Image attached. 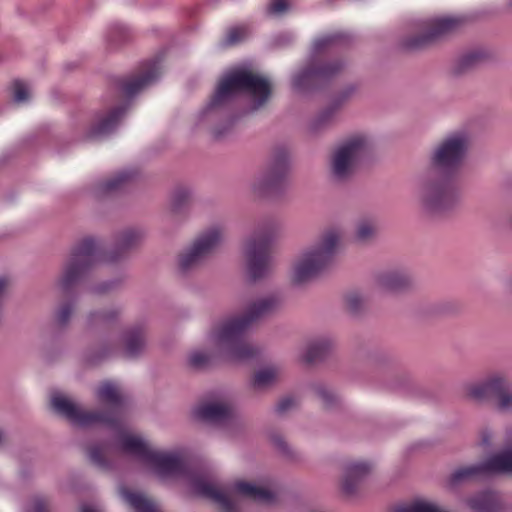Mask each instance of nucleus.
I'll list each match as a JSON object with an SVG mask.
<instances>
[{"mask_svg":"<svg viewBox=\"0 0 512 512\" xmlns=\"http://www.w3.org/2000/svg\"><path fill=\"white\" fill-rule=\"evenodd\" d=\"M277 295H268L252 301L239 315L228 317L215 324L208 335L215 352L230 362H241L253 358L257 349L245 338L251 324L281 306Z\"/></svg>","mask_w":512,"mask_h":512,"instance_id":"obj_1","label":"nucleus"},{"mask_svg":"<svg viewBox=\"0 0 512 512\" xmlns=\"http://www.w3.org/2000/svg\"><path fill=\"white\" fill-rule=\"evenodd\" d=\"M241 93L251 98L248 112H254L268 101L271 83L266 77L245 68L229 71L219 82L209 104L200 113L201 119L228 109Z\"/></svg>","mask_w":512,"mask_h":512,"instance_id":"obj_2","label":"nucleus"},{"mask_svg":"<svg viewBox=\"0 0 512 512\" xmlns=\"http://www.w3.org/2000/svg\"><path fill=\"white\" fill-rule=\"evenodd\" d=\"M97 399L109 406L104 410H86L61 393L51 396L53 410L79 427H90L97 424L118 427L120 411L126 403V396L118 385L103 382L96 390Z\"/></svg>","mask_w":512,"mask_h":512,"instance_id":"obj_3","label":"nucleus"},{"mask_svg":"<svg viewBox=\"0 0 512 512\" xmlns=\"http://www.w3.org/2000/svg\"><path fill=\"white\" fill-rule=\"evenodd\" d=\"M162 478H185L193 492L217 503L224 512H236L232 500L220 489L217 482L207 475L192 472L180 451L161 452L152 450L147 463Z\"/></svg>","mask_w":512,"mask_h":512,"instance_id":"obj_4","label":"nucleus"},{"mask_svg":"<svg viewBox=\"0 0 512 512\" xmlns=\"http://www.w3.org/2000/svg\"><path fill=\"white\" fill-rule=\"evenodd\" d=\"M343 248V240L336 231L321 234L294 259L290 270L291 283L305 286L316 280L334 264Z\"/></svg>","mask_w":512,"mask_h":512,"instance_id":"obj_5","label":"nucleus"},{"mask_svg":"<svg viewBox=\"0 0 512 512\" xmlns=\"http://www.w3.org/2000/svg\"><path fill=\"white\" fill-rule=\"evenodd\" d=\"M280 238L273 226H261L245 241L244 256L248 278L255 282L266 277L270 271L271 252Z\"/></svg>","mask_w":512,"mask_h":512,"instance_id":"obj_6","label":"nucleus"},{"mask_svg":"<svg viewBox=\"0 0 512 512\" xmlns=\"http://www.w3.org/2000/svg\"><path fill=\"white\" fill-rule=\"evenodd\" d=\"M100 262V243L92 237L84 238L75 246L70 258L64 263L56 282L57 288L64 294L70 293Z\"/></svg>","mask_w":512,"mask_h":512,"instance_id":"obj_7","label":"nucleus"},{"mask_svg":"<svg viewBox=\"0 0 512 512\" xmlns=\"http://www.w3.org/2000/svg\"><path fill=\"white\" fill-rule=\"evenodd\" d=\"M220 229L212 228L198 235L178 256V269L182 275L198 270L209 256L221 245Z\"/></svg>","mask_w":512,"mask_h":512,"instance_id":"obj_8","label":"nucleus"},{"mask_svg":"<svg viewBox=\"0 0 512 512\" xmlns=\"http://www.w3.org/2000/svg\"><path fill=\"white\" fill-rule=\"evenodd\" d=\"M369 147L370 140L363 134L353 135L339 145L332 154L330 162L333 177L337 180L350 177Z\"/></svg>","mask_w":512,"mask_h":512,"instance_id":"obj_9","label":"nucleus"},{"mask_svg":"<svg viewBox=\"0 0 512 512\" xmlns=\"http://www.w3.org/2000/svg\"><path fill=\"white\" fill-rule=\"evenodd\" d=\"M424 197L423 209L426 213L434 214L453 207L461 197V191L456 181L451 177H441L422 184Z\"/></svg>","mask_w":512,"mask_h":512,"instance_id":"obj_10","label":"nucleus"},{"mask_svg":"<svg viewBox=\"0 0 512 512\" xmlns=\"http://www.w3.org/2000/svg\"><path fill=\"white\" fill-rule=\"evenodd\" d=\"M500 473H512V446L491 456L485 462L456 469L450 476V483L458 485Z\"/></svg>","mask_w":512,"mask_h":512,"instance_id":"obj_11","label":"nucleus"},{"mask_svg":"<svg viewBox=\"0 0 512 512\" xmlns=\"http://www.w3.org/2000/svg\"><path fill=\"white\" fill-rule=\"evenodd\" d=\"M465 131H455L445 136L435 147L431 161L436 168L449 172L456 169L465 157L468 148Z\"/></svg>","mask_w":512,"mask_h":512,"instance_id":"obj_12","label":"nucleus"},{"mask_svg":"<svg viewBox=\"0 0 512 512\" xmlns=\"http://www.w3.org/2000/svg\"><path fill=\"white\" fill-rule=\"evenodd\" d=\"M463 21L464 18L459 16H445L425 21L423 23L425 32L418 37L406 40L405 47L408 49L422 48L438 38L456 30Z\"/></svg>","mask_w":512,"mask_h":512,"instance_id":"obj_13","label":"nucleus"},{"mask_svg":"<svg viewBox=\"0 0 512 512\" xmlns=\"http://www.w3.org/2000/svg\"><path fill=\"white\" fill-rule=\"evenodd\" d=\"M161 75V61L159 57L142 64L136 75L121 79L117 82V88L126 98H132L143 89L153 84Z\"/></svg>","mask_w":512,"mask_h":512,"instance_id":"obj_14","label":"nucleus"},{"mask_svg":"<svg viewBox=\"0 0 512 512\" xmlns=\"http://www.w3.org/2000/svg\"><path fill=\"white\" fill-rule=\"evenodd\" d=\"M344 66L341 61L326 62L321 65L311 64L293 75L292 87L301 91L312 83H323L331 80L344 69Z\"/></svg>","mask_w":512,"mask_h":512,"instance_id":"obj_15","label":"nucleus"},{"mask_svg":"<svg viewBox=\"0 0 512 512\" xmlns=\"http://www.w3.org/2000/svg\"><path fill=\"white\" fill-rule=\"evenodd\" d=\"M505 379L501 373H492L486 377L467 382L463 385V395L466 400L483 405L495 400Z\"/></svg>","mask_w":512,"mask_h":512,"instance_id":"obj_16","label":"nucleus"},{"mask_svg":"<svg viewBox=\"0 0 512 512\" xmlns=\"http://www.w3.org/2000/svg\"><path fill=\"white\" fill-rule=\"evenodd\" d=\"M374 280L380 289L394 293L408 291L414 285L413 276L403 267L381 270L375 274Z\"/></svg>","mask_w":512,"mask_h":512,"instance_id":"obj_17","label":"nucleus"},{"mask_svg":"<svg viewBox=\"0 0 512 512\" xmlns=\"http://www.w3.org/2000/svg\"><path fill=\"white\" fill-rule=\"evenodd\" d=\"M286 169L287 155L281 153L275 157L273 163L265 172L254 179L251 184L252 191L262 195L276 188L284 177Z\"/></svg>","mask_w":512,"mask_h":512,"instance_id":"obj_18","label":"nucleus"},{"mask_svg":"<svg viewBox=\"0 0 512 512\" xmlns=\"http://www.w3.org/2000/svg\"><path fill=\"white\" fill-rule=\"evenodd\" d=\"M372 465L366 461H350L344 467L341 480L342 492L348 496L356 494L362 482L368 477Z\"/></svg>","mask_w":512,"mask_h":512,"instance_id":"obj_19","label":"nucleus"},{"mask_svg":"<svg viewBox=\"0 0 512 512\" xmlns=\"http://www.w3.org/2000/svg\"><path fill=\"white\" fill-rule=\"evenodd\" d=\"M126 109L127 104H124L98 114L89 129L88 136L97 138L111 134L121 123Z\"/></svg>","mask_w":512,"mask_h":512,"instance_id":"obj_20","label":"nucleus"},{"mask_svg":"<svg viewBox=\"0 0 512 512\" xmlns=\"http://www.w3.org/2000/svg\"><path fill=\"white\" fill-rule=\"evenodd\" d=\"M123 352L127 358L141 356L147 347V327L138 323L125 329L122 335Z\"/></svg>","mask_w":512,"mask_h":512,"instance_id":"obj_21","label":"nucleus"},{"mask_svg":"<svg viewBox=\"0 0 512 512\" xmlns=\"http://www.w3.org/2000/svg\"><path fill=\"white\" fill-rule=\"evenodd\" d=\"M195 416L206 422L224 425L235 420V411L228 402H207L196 408Z\"/></svg>","mask_w":512,"mask_h":512,"instance_id":"obj_22","label":"nucleus"},{"mask_svg":"<svg viewBox=\"0 0 512 512\" xmlns=\"http://www.w3.org/2000/svg\"><path fill=\"white\" fill-rule=\"evenodd\" d=\"M143 235L136 230H127L117 240L115 248L110 251H103L100 247L102 262L116 263L124 258L126 252L139 244Z\"/></svg>","mask_w":512,"mask_h":512,"instance_id":"obj_23","label":"nucleus"},{"mask_svg":"<svg viewBox=\"0 0 512 512\" xmlns=\"http://www.w3.org/2000/svg\"><path fill=\"white\" fill-rule=\"evenodd\" d=\"M334 348L335 341L332 337L319 336L307 343L302 358L309 364L319 363L329 357Z\"/></svg>","mask_w":512,"mask_h":512,"instance_id":"obj_24","label":"nucleus"},{"mask_svg":"<svg viewBox=\"0 0 512 512\" xmlns=\"http://www.w3.org/2000/svg\"><path fill=\"white\" fill-rule=\"evenodd\" d=\"M118 448L122 453L133 456L145 464L152 452V449L142 438L127 433L120 434Z\"/></svg>","mask_w":512,"mask_h":512,"instance_id":"obj_25","label":"nucleus"},{"mask_svg":"<svg viewBox=\"0 0 512 512\" xmlns=\"http://www.w3.org/2000/svg\"><path fill=\"white\" fill-rule=\"evenodd\" d=\"M466 503L473 512H497L501 509L498 495L492 491H483L467 498Z\"/></svg>","mask_w":512,"mask_h":512,"instance_id":"obj_26","label":"nucleus"},{"mask_svg":"<svg viewBox=\"0 0 512 512\" xmlns=\"http://www.w3.org/2000/svg\"><path fill=\"white\" fill-rule=\"evenodd\" d=\"M122 312L123 309L120 306H110L90 311L86 316V326L88 329H95L115 323L121 317Z\"/></svg>","mask_w":512,"mask_h":512,"instance_id":"obj_27","label":"nucleus"},{"mask_svg":"<svg viewBox=\"0 0 512 512\" xmlns=\"http://www.w3.org/2000/svg\"><path fill=\"white\" fill-rule=\"evenodd\" d=\"M133 36V29L125 22H111L104 33V38L110 48H116L128 42Z\"/></svg>","mask_w":512,"mask_h":512,"instance_id":"obj_28","label":"nucleus"},{"mask_svg":"<svg viewBox=\"0 0 512 512\" xmlns=\"http://www.w3.org/2000/svg\"><path fill=\"white\" fill-rule=\"evenodd\" d=\"M350 35L342 31H336L325 34L317 39L312 44V57H316L321 53L336 47L338 45L345 44L349 41Z\"/></svg>","mask_w":512,"mask_h":512,"instance_id":"obj_29","label":"nucleus"},{"mask_svg":"<svg viewBox=\"0 0 512 512\" xmlns=\"http://www.w3.org/2000/svg\"><path fill=\"white\" fill-rule=\"evenodd\" d=\"M280 378V369L276 366H267L257 370L251 380V387L255 391H264L274 386Z\"/></svg>","mask_w":512,"mask_h":512,"instance_id":"obj_30","label":"nucleus"},{"mask_svg":"<svg viewBox=\"0 0 512 512\" xmlns=\"http://www.w3.org/2000/svg\"><path fill=\"white\" fill-rule=\"evenodd\" d=\"M309 389L311 390L312 394L321 401L322 405L326 409H331L340 404V396L337 394V392L328 384L321 382V381H315L310 383Z\"/></svg>","mask_w":512,"mask_h":512,"instance_id":"obj_31","label":"nucleus"},{"mask_svg":"<svg viewBox=\"0 0 512 512\" xmlns=\"http://www.w3.org/2000/svg\"><path fill=\"white\" fill-rule=\"evenodd\" d=\"M235 490L240 495L257 502L270 503L274 500V494L270 490L249 482L236 483Z\"/></svg>","mask_w":512,"mask_h":512,"instance_id":"obj_32","label":"nucleus"},{"mask_svg":"<svg viewBox=\"0 0 512 512\" xmlns=\"http://www.w3.org/2000/svg\"><path fill=\"white\" fill-rule=\"evenodd\" d=\"M121 497L136 511V512H160L156 505L140 493H135L125 487H121Z\"/></svg>","mask_w":512,"mask_h":512,"instance_id":"obj_33","label":"nucleus"},{"mask_svg":"<svg viewBox=\"0 0 512 512\" xmlns=\"http://www.w3.org/2000/svg\"><path fill=\"white\" fill-rule=\"evenodd\" d=\"M135 177V171L125 169L119 171L109 179L103 181L99 185V190L102 193H110L124 188Z\"/></svg>","mask_w":512,"mask_h":512,"instance_id":"obj_34","label":"nucleus"},{"mask_svg":"<svg viewBox=\"0 0 512 512\" xmlns=\"http://www.w3.org/2000/svg\"><path fill=\"white\" fill-rule=\"evenodd\" d=\"M76 309V299H64L60 301L54 311V322L56 326L59 328L68 327Z\"/></svg>","mask_w":512,"mask_h":512,"instance_id":"obj_35","label":"nucleus"},{"mask_svg":"<svg viewBox=\"0 0 512 512\" xmlns=\"http://www.w3.org/2000/svg\"><path fill=\"white\" fill-rule=\"evenodd\" d=\"M392 512H451L433 502L415 499L408 503L397 505Z\"/></svg>","mask_w":512,"mask_h":512,"instance_id":"obj_36","label":"nucleus"},{"mask_svg":"<svg viewBox=\"0 0 512 512\" xmlns=\"http://www.w3.org/2000/svg\"><path fill=\"white\" fill-rule=\"evenodd\" d=\"M377 236L376 226H352V230L349 232V240L359 246L371 244Z\"/></svg>","mask_w":512,"mask_h":512,"instance_id":"obj_37","label":"nucleus"},{"mask_svg":"<svg viewBox=\"0 0 512 512\" xmlns=\"http://www.w3.org/2000/svg\"><path fill=\"white\" fill-rule=\"evenodd\" d=\"M495 398V406L500 412H512V383L505 376V379Z\"/></svg>","mask_w":512,"mask_h":512,"instance_id":"obj_38","label":"nucleus"},{"mask_svg":"<svg viewBox=\"0 0 512 512\" xmlns=\"http://www.w3.org/2000/svg\"><path fill=\"white\" fill-rule=\"evenodd\" d=\"M269 439L273 446L286 458L290 460H299L300 453L295 451L285 440L284 436L278 431H270Z\"/></svg>","mask_w":512,"mask_h":512,"instance_id":"obj_39","label":"nucleus"},{"mask_svg":"<svg viewBox=\"0 0 512 512\" xmlns=\"http://www.w3.org/2000/svg\"><path fill=\"white\" fill-rule=\"evenodd\" d=\"M192 197V190L187 187L175 189L171 195L169 211L173 214L180 213Z\"/></svg>","mask_w":512,"mask_h":512,"instance_id":"obj_40","label":"nucleus"},{"mask_svg":"<svg viewBox=\"0 0 512 512\" xmlns=\"http://www.w3.org/2000/svg\"><path fill=\"white\" fill-rule=\"evenodd\" d=\"M212 358V353L202 350H195L188 355L187 363L190 368L201 370L210 365Z\"/></svg>","mask_w":512,"mask_h":512,"instance_id":"obj_41","label":"nucleus"},{"mask_svg":"<svg viewBox=\"0 0 512 512\" xmlns=\"http://www.w3.org/2000/svg\"><path fill=\"white\" fill-rule=\"evenodd\" d=\"M107 450V444L92 445L88 449V456L90 461L100 468H107L109 466V463L106 459Z\"/></svg>","mask_w":512,"mask_h":512,"instance_id":"obj_42","label":"nucleus"},{"mask_svg":"<svg viewBox=\"0 0 512 512\" xmlns=\"http://www.w3.org/2000/svg\"><path fill=\"white\" fill-rule=\"evenodd\" d=\"M123 283V278L118 277L115 279L101 281L99 283L93 284L89 288V292L94 295L102 296L107 295L115 290H117L121 284Z\"/></svg>","mask_w":512,"mask_h":512,"instance_id":"obj_43","label":"nucleus"},{"mask_svg":"<svg viewBox=\"0 0 512 512\" xmlns=\"http://www.w3.org/2000/svg\"><path fill=\"white\" fill-rule=\"evenodd\" d=\"M117 345L115 342H104L96 350H91L87 356L88 361L91 363L100 362L111 356L116 350Z\"/></svg>","mask_w":512,"mask_h":512,"instance_id":"obj_44","label":"nucleus"},{"mask_svg":"<svg viewBox=\"0 0 512 512\" xmlns=\"http://www.w3.org/2000/svg\"><path fill=\"white\" fill-rule=\"evenodd\" d=\"M12 97L13 101L21 104L27 102L31 98V91L29 86L20 80H15L12 83Z\"/></svg>","mask_w":512,"mask_h":512,"instance_id":"obj_45","label":"nucleus"},{"mask_svg":"<svg viewBox=\"0 0 512 512\" xmlns=\"http://www.w3.org/2000/svg\"><path fill=\"white\" fill-rule=\"evenodd\" d=\"M248 35V30L244 26H237L229 29L225 36L227 45H235L243 41Z\"/></svg>","mask_w":512,"mask_h":512,"instance_id":"obj_46","label":"nucleus"},{"mask_svg":"<svg viewBox=\"0 0 512 512\" xmlns=\"http://www.w3.org/2000/svg\"><path fill=\"white\" fill-rule=\"evenodd\" d=\"M483 54L479 51H471L463 54L457 63V72H461L464 69L472 67L475 65L480 59H482Z\"/></svg>","mask_w":512,"mask_h":512,"instance_id":"obj_47","label":"nucleus"},{"mask_svg":"<svg viewBox=\"0 0 512 512\" xmlns=\"http://www.w3.org/2000/svg\"><path fill=\"white\" fill-rule=\"evenodd\" d=\"M292 8L290 0H270L267 12L273 16H282Z\"/></svg>","mask_w":512,"mask_h":512,"instance_id":"obj_48","label":"nucleus"},{"mask_svg":"<svg viewBox=\"0 0 512 512\" xmlns=\"http://www.w3.org/2000/svg\"><path fill=\"white\" fill-rule=\"evenodd\" d=\"M334 113L333 109H327L323 112H321L310 124V128L313 131H316L320 129L322 126H324L326 123L330 121L332 118V115Z\"/></svg>","mask_w":512,"mask_h":512,"instance_id":"obj_49","label":"nucleus"},{"mask_svg":"<svg viewBox=\"0 0 512 512\" xmlns=\"http://www.w3.org/2000/svg\"><path fill=\"white\" fill-rule=\"evenodd\" d=\"M297 406V402L293 397H284L280 399L276 405V412L283 415Z\"/></svg>","mask_w":512,"mask_h":512,"instance_id":"obj_50","label":"nucleus"},{"mask_svg":"<svg viewBox=\"0 0 512 512\" xmlns=\"http://www.w3.org/2000/svg\"><path fill=\"white\" fill-rule=\"evenodd\" d=\"M31 512H50V501L43 496L34 497Z\"/></svg>","mask_w":512,"mask_h":512,"instance_id":"obj_51","label":"nucleus"},{"mask_svg":"<svg viewBox=\"0 0 512 512\" xmlns=\"http://www.w3.org/2000/svg\"><path fill=\"white\" fill-rule=\"evenodd\" d=\"M345 303L352 312H357L362 306V298L356 293H350L346 296Z\"/></svg>","mask_w":512,"mask_h":512,"instance_id":"obj_52","label":"nucleus"},{"mask_svg":"<svg viewBox=\"0 0 512 512\" xmlns=\"http://www.w3.org/2000/svg\"><path fill=\"white\" fill-rule=\"evenodd\" d=\"M294 38V35L291 32H285L278 36L277 38V44L278 45H284L290 41H292Z\"/></svg>","mask_w":512,"mask_h":512,"instance_id":"obj_53","label":"nucleus"},{"mask_svg":"<svg viewBox=\"0 0 512 512\" xmlns=\"http://www.w3.org/2000/svg\"><path fill=\"white\" fill-rule=\"evenodd\" d=\"M231 126H232V122L230 121L229 124H228V127L225 128V129H221V128H218V127L215 128L214 131H213L214 137L218 138V139L224 137L226 135V133H227L228 128H230Z\"/></svg>","mask_w":512,"mask_h":512,"instance_id":"obj_54","label":"nucleus"},{"mask_svg":"<svg viewBox=\"0 0 512 512\" xmlns=\"http://www.w3.org/2000/svg\"><path fill=\"white\" fill-rule=\"evenodd\" d=\"M492 439V434L489 431L482 432V443L484 445H489Z\"/></svg>","mask_w":512,"mask_h":512,"instance_id":"obj_55","label":"nucleus"},{"mask_svg":"<svg viewBox=\"0 0 512 512\" xmlns=\"http://www.w3.org/2000/svg\"><path fill=\"white\" fill-rule=\"evenodd\" d=\"M81 511L82 512H99L96 509H94L93 507L88 506V505H83L81 508Z\"/></svg>","mask_w":512,"mask_h":512,"instance_id":"obj_56","label":"nucleus"},{"mask_svg":"<svg viewBox=\"0 0 512 512\" xmlns=\"http://www.w3.org/2000/svg\"><path fill=\"white\" fill-rule=\"evenodd\" d=\"M4 438H5V433L4 431L0 428V445L2 444V442L4 441Z\"/></svg>","mask_w":512,"mask_h":512,"instance_id":"obj_57","label":"nucleus"},{"mask_svg":"<svg viewBox=\"0 0 512 512\" xmlns=\"http://www.w3.org/2000/svg\"><path fill=\"white\" fill-rule=\"evenodd\" d=\"M509 6L512 7V0H509Z\"/></svg>","mask_w":512,"mask_h":512,"instance_id":"obj_58","label":"nucleus"}]
</instances>
